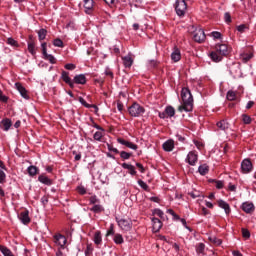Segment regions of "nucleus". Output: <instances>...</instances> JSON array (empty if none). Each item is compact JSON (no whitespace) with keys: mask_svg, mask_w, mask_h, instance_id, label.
<instances>
[{"mask_svg":"<svg viewBox=\"0 0 256 256\" xmlns=\"http://www.w3.org/2000/svg\"><path fill=\"white\" fill-rule=\"evenodd\" d=\"M152 231L154 233H159L163 227V222L159 218H152Z\"/></svg>","mask_w":256,"mask_h":256,"instance_id":"obj_13","label":"nucleus"},{"mask_svg":"<svg viewBox=\"0 0 256 256\" xmlns=\"http://www.w3.org/2000/svg\"><path fill=\"white\" fill-rule=\"evenodd\" d=\"M217 205L220 207V209H224L226 215H230L231 206H229V203L225 202L224 200H218Z\"/></svg>","mask_w":256,"mask_h":256,"instance_id":"obj_17","label":"nucleus"},{"mask_svg":"<svg viewBox=\"0 0 256 256\" xmlns=\"http://www.w3.org/2000/svg\"><path fill=\"white\" fill-rule=\"evenodd\" d=\"M122 61H123V65L124 67L127 69H129L130 67H132L133 65V57L131 56V54H128L126 56L122 57Z\"/></svg>","mask_w":256,"mask_h":256,"instance_id":"obj_20","label":"nucleus"},{"mask_svg":"<svg viewBox=\"0 0 256 256\" xmlns=\"http://www.w3.org/2000/svg\"><path fill=\"white\" fill-rule=\"evenodd\" d=\"M226 98L228 101H235V99H237V93L233 90H229L227 92Z\"/></svg>","mask_w":256,"mask_h":256,"instance_id":"obj_38","label":"nucleus"},{"mask_svg":"<svg viewBox=\"0 0 256 256\" xmlns=\"http://www.w3.org/2000/svg\"><path fill=\"white\" fill-rule=\"evenodd\" d=\"M54 243L59 245L61 249H65V245H67V238L63 236V234H56L54 235Z\"/></svg>","mask_w":256,"mask_h":256,"instance_id":"obj_9","label":"nucleus"},{"mask_svg":"<svg viewBox=\"0 0 256 256\" xmlns=\"http://www.w3.org/2000/svg\"><path fill=\"white\" fill-rule=\"evenodd\" d=\"M108 151H111L112 153H115V155H119V150L115 147H113L112 144H107Z\"/></svg>","mask_w":256,"mask_h":256,"instance_id":"obj_55","label":"nucleus"},{"mask_svg":"<svg viewBox=\"0 0 256 256\" xmlns=\"http://www.w3.org/2000/svg\"><path fill=\"white\" fill-rule=\"evenodd\" d=\"M188 195H190V197H192V199H197V197H200L201 194L199 193V191L194 190L192 192H189Z\"/></svg>","mask_w":256,"mask_h":256,"instance_id":"obj_56","label":"nucleus"},{"mask_svg":"<svg viewBox=\"0 0 256 256\" xmlns=\"http://www.w3.org/2000/svg\"><path fill=\"white\" fill-rule=\"evenodd\" d=\"M19 219L23 225H29L31 223V218L29 217V211L25 210L19 214Z\"/></svg>","mask_w":256,"mask_h":256,"instance_id":"obj_15","label":"nucleus"},{"mask_svg":"<svg viewBox=\"0 0 256 256\" xmlns=\"http://www.w3.org/2000/svg\"><path fill=\"white\" fill-rule=\"evenodd\" d=\"M198 172L200 175H207L209 173V166L207 164H202L198 167Z\"/></svg>","mask_w":256,"mask_h":256,"instance_id":"obj_28","label":"nucleus"},{"mask_svg":"<svg viewBox=\"0 0 256 256\" xmlns=\"http://www.w3.org/2000/svg\"><path fill=\"white\" fill-rule=\"evenodd\" d=\"M53 45L54 47H63V40L56 38L53 41Z\"/></svg>","mask_w":256,"mask_h":256,"instance_id":"obj_54","label":"nucleus"},{"mask_svg":"<svg viewBox=\"0 0 256 256\" xmlns=\"http://www.w3.org/2000/svg\"><path fill=\"white\" fill-rule=\"evenodd\" d=\"M0 251L4 256H14L13 252H11V250L6 246L0 245Z\"/></svg>","mask_w":256,"mask_h":256,"instance_id":"obj_34","label":"nucleus"},{"mask_svg":"<svg viewBox=\"0 0 256 256\" xmlns=\"http://www.w3.org/2000/svg\"><path fill=\"white\" fill-rule=\"evenodd\" d=\"M129 115L131 117H141L143 113H145V107L141 106L139 103L134 102L129 108H128Z\"/></svg>","mask_w":256,"mask_h":256,"instance_id":"obj_4","label":"nucleus"},{"mask_svg":"<svg viewBox=\"0 0 256 256\" xmlns=\"http://www.w3.org/2000/svg\"><path fill=\"white\" fill-rule=\"evenodd\" d=\"M29 42H28V51L30 54H32L33 57H35L37 55V50L35 48V40L33 39V36L30 35L29 36Z\"/></svg>","mask_w":256,"mask_h":256,"instance_id":"obj_16","label":"nucleus"},{"mask_svg":"<svg viewBox=\"0 0 256 256\" xmlns=\"http://www.w3.org/2000/svg\"><path fill=\"white\" fill-rule=\"evenodd\" d=\"M105 75H106L107 77H110V78L113 79V77H114L113 70L110 69V68H106V70H105Z\"/></svg>","mask_w":256,"mask_h":256,"instance_id":"obj_60","label":"nucleus"},{"mask_svg":"<svg viewBox=\"0 0 256 256\" xmlns=\"http://www.w3.org/2000/svg\"><path fill=\"white\" fill-rule=\"evenodd\" d=\"M64 69H67V71H74V69H77V66L73 63H68L64 65Z\"/></svg>","mask_w":256,"mask_h":256,"instance_id":"obj_53","label":"nucleus"},{"mask_svg":"<svg viewBox=\"0 0 256 256\" xmlns=\"http://www.w3.org/2000/svg\"><path fill=\"white\" fill-rule=\"evenodd\" d=\"M38 181L40 183H43V185H48V186H51L53 185V180H51L49 177H47L45 174H41L39 177H38Z\"/></svg>","mask_w":256,"mask_h":256,"instance_id":"obj_24","label":"nucleus"},{"mask_svg":"<svg viewBox=\"0 0 256 256\" xmlns=\"http://www.w3.org/2000/svg\"><path fill=\"white\" fill-rule=\"evenodd\" d=\"M224 19L226 23H231V14L229 12H226L224 14Z\"/></svg>","mask_w":256,"mask_h":256,"instance_id":"obj_63","label":"nucleus"},{"mask_svg":"<svg viewBox=\"0 0 256 256\" xmlns=\"http://www.w3.org/2000/svg\"><path fill=\"white\" fill-rule=\"evenodd\" d=\"M114 243H116V245H123L124 240H123V235L121 234H115L114 238H113Z\"/></svg>","mask_w":256,"mask_h":256,"instance_id":"obj_35","label":"nucleus"},{"mask_svg":"<svg viewBox=\"0 0 256 256\" xmlns=\"http://www.w3.org/2000/svg\"><path fill=\"white\" fill-rule=\"evenodd\" d=\"M13 125V122H11V119L9 118H5L0 122V127L4 130V131H9V129H11V126Z\"/></svg>","mask_w":256,"mask_h":256,"instance_id":"obj_22","label":"nucleus"},{"mask_svg":"<svg viewBox=\"0 0 256 256\" xmlns=\"http://www.w3.org/2000/svg\"><path fill=\"white\" fill-rule=\"evenodd\" d=\"M152 213L153 215H157V217H160L162 221H165V219H167V216H165V213L162 212V210L159 208L154 209Z\"/></svg>","mask_w":256,"mask_h":256,"instance_id":"obj_30","label":"nucleus"},{"mask_svg":"<svg viewBox=\"0 0 256 256\" xmlns=\"http://www.w3.org/2000/svg\"><path fill=\"white\" fill-rule=\"evenodd\" d=\"M201 215H204V217H206V215H211V211H209L207 208L202 207L201 209Z\"/></svg>","mask_w":256,"mask_h":256,"instance_id":"obj_64","label":"nucleus"},{"mask_svg":"<svg viewBox=\"0 0 256 256\" xmlns=\"http://www.w3.org/2000/svg\"><path fill=\"white\" fill-rule=\"evenodd\" d=\"M15 87H16L17 91H19V93H20L21 97H23V99H29V92L27 91L26 88H24L23 84H21L20 82H16Z\"/></svg>","mask_w":256,"mask_h":256,"instance_id":"obj_12","label":"nucleus"},{"mask_svg":"<svg viewBox=\"0 0 256 256\" xmlns=\"http://www.w3.org/2000/svg\"><path fill=\"white\" fill-rule=\"evenodd\" d=\"M7 182V174L3 170H0V183H6Z\"/></svg>","mask_w":256,"mask_h":256,"instance_id":"obj_51","label":"nucleus"},{"mask_svg":"<svg viewBox=\"0 0 256 256\" xmlns=\"http://www.w3.org/2000/svg\"><path fill=\"white\" fill-rule=\"evenodd\" d=\"M212 183H216L215 187L216 189H223L224 187V182L221 180H212Z\"/></svg>","mask_w":256,"mask_h":256,"instance_id":"obj_50","label":"nucleus"},{"mask_svg":"<svg viewBox=\"0 0 256 256\" xmlns=\"http://www.w3.org/2000/svg\"><path fill=\"white\" fill-rule=\"evenodd\" d=\"M197 161H199V155H197L196 151H190L186 157V163H189L192 167L197 165Z\"/></svg>","mask_w":256,"mask_h":256,"instance_id":"obj_8","label":"nucleus"},{"mask_svg":"<svg viewBox=\"0 0 256 256\" xmlns=\"http://www.w3.org/2000/svg\"><path fill=\"white\" fill-rule=\"evenodd\" d=\"M118 155H120L121 159H123L124 161H126L127 159H131V157H133V153L126 151H121L118 153Z\"/></svg>","mask_w":256,"mask_h":256,"instance_id":"obj_33","label":"nucleus"},{"mask_svg":"<svg viewBox=\"0 0 256 256\" xmlns=\"http://www.w3.org/2000/svg\"><path fill=\"white\" fill-rule=\"evenodd\" d=\"M77 192L79 193V195H85L87 193V189H85L83 186H78Z\"/></svg>","mask_w":256,"mask_h":256,"instance_id":"obj_58","label":"nucleus"},{"mask_svg":"<svg viewBox=\"0 0 256 256\" xmlns=\"http://www.w3.org/2000/svg\"><path fill=\"white\" fill-rule=\"evenodd\" d=\"M107 237H109V235H115V228L113 226V224L110 225L109 230L107 231Z\"/></svg>","mask_w":256,"mask_h":256,"instance_id":"obj_62","label":"nucleus"},{"mask_svg":"<svg viewBox=\"0 0 256 256\" xmlns=\"http://www.w3.org/2000/svg\"><path fill=\"white\" fill-rule=\"evenodd\" d=\"M117 143H119L120 145H124V147H127L128 149H133V151H137V149H139V146H137V144L131 141H127L123 138H117Z\"/></svg>","mask_w":256,"mask_h":256,"instance_id":"obj_10","label":"nucleus"},{"mask_svg":"<svg viewBox=\"0 0 256 256\" xmlns=\"http://www.w3.org/2000/svg\"><path fill=\"white\" fill-rule=\"evenodd\" d=\"M242 237L244 239H249L251 237V232H249V229L242 228Z\"/></svg>","mask_w":256,"mask_h":256,"instance_id":"obj_47","label":"nucleus"},{"mask_svg":"<svg viewBox=\"0 0 256 256\" xmlns=\"http://www.w3.org/2000/svg\"><path fill=\"white\" fill-rule=\"evenodd\" d=\"M93 139L95 141H101V139H103V132H101V131L95 132Z\"/></svg>","mask_w":256,"mask_h":256,"instance_id":"obj_48","label":"nucleus"},{"mask_svg":"<svg viewBox=\"0 0 256 256\" xmlns=\"http://www.w3.org/2000/svg\"><path fill=\"white\" fill-rule=\"evenodd\" d=\"M90 205H97V203H100L99 198H97L96 195H93L89 198Z\"/></svg>","mask_w":256,"mask_h":256,"instance_id":"obj_49","label":"nucleus"},{"mask_svg":"<svg viewBox=\"0 0 256 256\" xmlns=\"http://www.w3.org/2000/svg\"><path fill=\"white\" fill-rule=\"evenodd\" d=\"M242 59H243L244 63L251 61V59H253V53L242 54Z\"/></svg>","mask_w":256,"mask_h":256,"instance_id":"obj_44","label":"nucleus"},{"mask_svg":"<svg viewBox=\"0 0 256 256\" xmlns=\"http://www.w3.org/2000/svg\"><path fill=\"white\" fill-rule=\"evenodd\" d=\"M7 44L11 45V47H19V42H17L15 39L13 38H8L7 39Z\"/></svg>","mask_w":256,"mask_h":256,"instance_id":"obj_46","label":"nucleus"},{"mask_svg":"<svg viewBox=\"0 0 256 256\" xmlns=\"http://www.w3.org/2000/svg\"><path fill=\"white\" fill-rule=\"evenodd\" d=\"M61 79L66 83V85H69L70 89H75L76 85H86L87 84V77L85 74H78L74 76V79L71 80V77H69V72L63 70L61 73Z\"/></svg>","mask_w":256,"mask_h":256,"instance_id":"obj_3","label":"nucleus"},{"mask_svg":"<svg viewBox=\"0 0 256 256\" xmlns=\"http://www.w3.org/2000/svg\"><path fill=\"white\" fill-rule=\"evenodd\" d=\"M187 1L189 0H176L175 11L178 17H185L187 13Z\"/></svg>","mask_w":256,"mask_h":256,"instance_id":"obj_5","label":"nucleus"},{"mask_svg":"<svg viewBox=\"0 0 256 256\" xmlns=\"http://www.w3.org/2000/svg\"><path fill=\"white\" fill-rule=\"evenodd\" d=\"M116 221L118 223V227H120V229H122V231H131V228L133 227V223H131L130 219L116 218Z\"/></svg>","mask_w":256,"mask_h":256,"instance_id":"obj_6","label":"nucleus"},{"mask_svg":"<svg viewBox=\"0 0 256 256\" xmlns=\"http://www.w3.org/2000/svg\"><path fill=\"white\" fill-rule=\"evenodd\" d=\"M138 185H140L144 191H149V185H147L143 180H138Z\"/></svg>","mask_w":256,"mask_h":256,"instance_id":"obj_52","label":"nucleus"},{"mask_svg":"<svg viewBox=\"0 0 256 256\" xmlns=\"http://www.w3.org/2000/svg\"><path fill=\"white\" fill-rule=\"evenodd\" d=\"M171 59L172 61H174V63L181 61V50H179V48L174 47L173 52L171 54Z\"/></svg>","mask_w":256,"mask_h":256,"instance_id":"obj_21","label":"nucleus"},{"mask_svg":"<svg viewBox=\"0 0 256 256\" xmlns=\"http://www.w3.org/2000/svg\"><path fill=\"white\" fill-rule=\"evenodd\" d=\"M0 101H2V103H7L9 101V97L3 95L2 90H0Z\"/></svg>","mask_w":256,"mask_h":256,"instance_id":"obj_57","label":"nucleus"},{"mask_svg":"<svg viewBox=\"0 0 256 256\" xmlns=\"http://www.w3.org/2000/svg\"><path fill=\"white\" fill-rule=\"evenodd\" d=\"M164 151L171 152L173 149H175V142L173 140H167L162 145Z\"/></svg>","mask_w":256,"mask_h":256,"instance_id":"obj_23","label":"nucleus"},{"mask_svg":"<svg viewBox=\"0 0 256 256\" xmlns=\"http://www.w3.org/2000/svg\"><path fill=\"white\" fill-rule=\"evenodd\" d=\"M210 241H212L215 245H221L222 241L221 239L217 238V237H210L209 238Z\"/></svg>","mask_w":256,"mask_h":256,"instance_id":"obj_59","label":"nucleus"},{"mask_svg":"<svg viewBox=\"0 0 256 256\" xmlns=\"http://www.w3.org/2000/svg\"><path fill=\"white\" fill-rule=\"evenodd\" d=\"M249 30V25L247 24H241L239 26H237V31L239 33H245V31Z\"/></svg>","mask_w":256,"mask_h":256,"instance_id":"obj_42","label":"nucleus"},{"mask_svg":"<svg viewBox=\"0 0 256 256\" xmlns=\"http://www.w3.org/2000/svg\"><path fill=\"white\" fill-rule=\"evenodd\" d=\"M229 53H231L229 45L218 43L214 46V51L210 52L209 57L214 63H220Z\"/></svg>","mask_w":256,"mask_h":256,"instance_id":"obj_1","label":"nucleus"},{"mask_svg":"<svg viewBox=\"0 0 256 256\" xmlns=\"http://www.w3.org/2000/svg\"><path fill=\"white\" fill-rule=\"evenodd\" d=\"M83 1H84L85 13H87L88 15H91L95 7V1L93 0H83Z\"/></svg>","mask_w":256,"mask_h":256,"instance_id":"obj_14","label":"nucleus"},{"mask_svg":"<svg viewBox=\"0 0 256 256\" xmlns=\"http://www.w3.org/2000/svg\"><path fill=\"white\" fill-rule=\"evenodd\" d=\"M122 168L127 169L128 173L132 176L137 175V170H135V166L127 163H122Z\"/></svg>","mask_w":256,"mask_h":256,"instance_id":"obj_25","label":"nucleus"},{"mask_svg":"<svg viewBox=\"0 0 256 256\" xmlns=\"http://www.w3.org/2000/svg\"><path fill=\"white\" fill-rule=\"evenodd\" d=\"M242 121L245 125H251V116L247 115V114H243L242 115Z\"/></svg>","mask_w":256,"mask_h":256,"instance_id":"obj_43","label":"nucleus"},{"mask_svg":"<svg viewBox=\"0 0 256 256\" xmlns=\"http://www.w3.org/2000/svg\"><path fill=\"white\" fill-rule=\"evenodd\" d=\"M242 211H244V213H253L255 211V205L251 202H244L242 204Z\"/></svg>","mask_w":256,"mask_h":256,"instance_id":"obj_19","label":"nucleus"},{"mask_svg":"<svg viewBox=\"0 0 256 256\" xmlns=\"http://www.w3.org/2000/svg\"><path fill=\"white\" fill-rule=\"evenodd\" d=\"M181 99L182 105L178 107V111L181 113H183V111H186V113L193 111V95L191 94V90H189V88H182Z\"/></svg>","mask_w":256,"mask_h":256,"instance_id":"obj_2","label":"nucleus"},{"mask_svg":"<svg viewBox=\"0 0 256 256\" xmlns=\"http://www.w3.org/2000/svg\"><path fill=\"white\" fill-rule=\"evenodd\" d=\"M196 253H198L199 255H204L205 254V244L198 243L196 245Z\"/></svg>","mask_w":256,"mask_h":256,"instance_id":"obj_37","label":"nucleus"},{"mask_svg":"<svg viewBox=\"0 0 256 256\" xmlns=\"http://www.w3.org/2000/svg\"><path fill=\"white\" fill-rule=\"evenodd\" d=\"M44 59H46L47 61H49L52 65H55V63H57V59H55V56L51 55V54H43Z\"/></svg>","mask_w":256,"mask_h":256,"instance_id":"obj_39","label":"nucleus"},{"mask_svg":"<svg viewBox=\"0 0 256 256\" xmlns=\"http://www.w3.org/2000/svg\"><path fill=\"white\" fill-rule=\"evenodd\" d=\"M210 37H213V39H223V34L218 31H213L211 32Z\"/></svg>","mask_w":256,"mask_h":256,"instance_id":"obj_45","label":"nucleus"},{"mask_svg":"<svg viewBox=\"0 0 256 256\" xmlns=\"http://www.w3.org/2000/svg\"><path fill=\"white\" fill-rule=\"evenodd\" d=\"M90 211H92V213H103L105 208H103L101 204H94V206L90 208Z\"/></svg>","mask_w":256,"mask_h":256,"instance_id":"obj_29","label":"nucleus"},{"mask_svg":"<svg viewBox=\"0 0 256 256\" xmlns=\"http://www.w3.org/2000/svg\"><path fill=\"white\" fill-rule=\"evenodd\" d=\"M193 143L197 147V149H199V150L203 149V142H201L199 140H194Z\"/></svg>","mask_w":256,"mask_h":256,"instance_id":"obj_61","label":"nucleus"},{"mask_svg":"<svg viewBox=\"0 0 256 256\" xmlns=\"http://www.w3.org/2000/svg\"><path fill=\"white\" fill-rule=\"evenodd\" d=\"M253 171V162L251 159L246 158L241 162V172L244 174L251 173Z\"/></svg>","mask_w":256,"mask_h":256,"instance_id":"obj_7","label":"nucleus"},{"mask_svg":"<svg viewBox=\"0 0 256 256\" xmlns=\"http://www.w3.org/2000/svg\"><path fill=\"white\" fill-rule=\"evenodd\" d=\"M78 100H79V103L83 105V107H86V109H95L96 113L97 111H99V107H97V105L87 103V101H85V98L79 97Z\"/></svg>","mask_w":256,"mask_h":256,"instance_id":"obj_18","label":"nucleus"},{"mask_svg":"<svg viewBox=\"0 0 256 256\" xmlns=\"http://www.w3.org/2000/svg\"><path fill=\"white\" fill-rule=\"evenodd\" d=\"M46 37H47V29L41 28L38 31V39H39V41H45Z\"/></svg>","mask_w":256,"mask_h":256,"instance_id":"obj_32","label":"nucleus"},{"mask_svg":"<svg viewBox=\"0 0 256 256\" xmlns=\"http://www.w3.org/2000/svg\"><path fill=\"white\" fill-rule=\"evenodd\" d=\"M93 251H94L93 244H87L86 249L84 251L85 256H93Z\"/></svg>","mask_w":256,"mask_h":256,"instance_id":"obj_40","label":"nucleus"},{"mask_svg":"<svg viewBox=\"0 0 256 256\" xmlns=\"http://www.w3.org/2000/svg\"><path fill=\"white\" fill-rule=\"evenodd\" d=\"M216 125L218 129H221V131H226V129H229V123L227 120H220Z\"/></svg>","mask_w":256,"mask_h":256,"instance_id":"obj_26","label":"nucleus"},{"mask_svg":"<svg viewBox=\"0 0 256 256\" xmlns=\"http://www.w3.org/2000/svg\"><path fill=\"white\" fill-rule=\"evenodd\" d=\"M148 67H150V69H157L159 67V61L157 60L148 61Z\"/></svg>","mask_w":256,"mask_h":256,"instance_id":"obj_41","label":"nucleus"},{"mask_svg":"<svg viewBox=\"0 0 256 256\" xmlns=\"http://www.w3.org/2000/svg\"><path fill=\"white\" fill-rule=\"evenodd\" d=\"M103 238L101 237V231H96L94 234V243L95 245H101Z\"/></svg>","mask_w":256,"mask_h":256,"instance_id":"obj_31","label":"nucleus"},{"mask_svg":"<svg viewBox=\"0 0 256 256\" xmlns=\"http://www.w3.org/2000/svg\"><path fill=\"white\" fill-rule=\"evenodd\" d=\"M165 113L167 117H175V108H173V106H167L165 108Z\"/></svg>","mask_w":256,"mask_h":256,"instance_id":"obj_36","label":"nucleus"},{"mask_svg":"<svg viewBox=\"0 0 256 256\" xmlns=\"http://www.w3.org/2000/svg\"><path fill=\"white\" fill-rule=\"evenodd\" d=\"M205 39H207V36L203 29H198L194 32V41H196V43H203Z\"/></svg>","mask_w":256,"mask_h":256,"instance_id":"obj_11","label":"nucleus"},{"mask_svg":"<svg viewBox=\"0 0 256 256\" xmlns=\"http://www.w3.org/2000/svg\"><path fill=\"white\" fill-rule=\"evenodd\" d=\"M27 171L30 177H35V175L39 174V168H37V166H29Z\"/></svg>","mask_w":256,"mask_h":256,"instance_id":"obj_27","label":"nucleus"}]
</instances>
